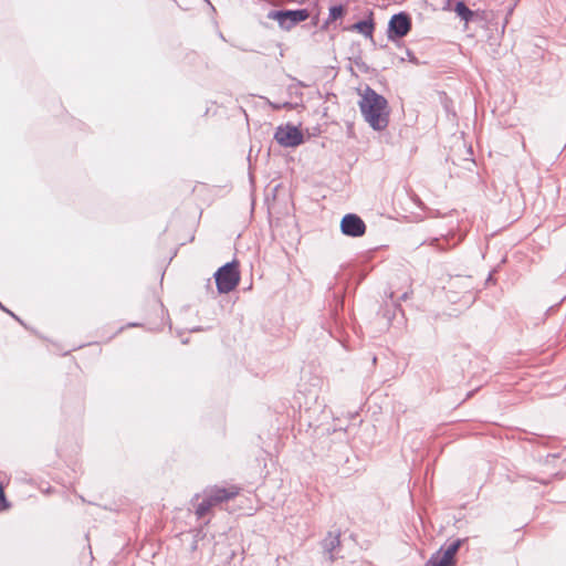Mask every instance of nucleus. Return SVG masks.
<instances>
[{
	"instance_id": "39448f33",
	"label": "nucleus",
	"mask_w": 566,
	"mask_h": 566,
	"mask_svg": "<svg viewBox=\"0 0 566 566\" xmlns=\"http://www.w3.org/2000/svg\"><path fill=\"white\" fill-rule=\"evenodd\" d=\"M461 544L462 541L458 539L447 548L439 549L429 558L424 566H455V555Z\"/></svg>"
},
{
	"instance_id": "6e6552de",
	"label": "nucleus",
	"mask_w": 566,
	"mask_h": 566,
	"mask_svg": "<svg viewBox=\"0 0 566 566\" xmlns=\"http://www.w3.org/2000/svg\"><path fill=\"white\" fill-rule=\"evenodd\" d=\"M340 229L345 235L361 237L366 232V224L357 214H346L340 221Z\"/></svg>"
},
{
	"instance_id": "9d476101",
	"label": "nucleus",
	"mask_w": 566,
	"mask_h": 566,
	"mask_svg": "<svg viewBox=\"0 0 566 566\" xmlns=\"http://www.w3.org/2000/svg\"><path fill=\"white\" fill-rule=\"evenodd\" d=\"M454 11L462 20L465 21V23L471 21L474 15V12L469 9L463 1L457 2Z\"/></svg>"
},
{
	"instance_id": "f257e3e1",
	"label": "nucleus",
	"mask_w": 566,
	"mask_h": 566,
	"mask_svg": "<svg viewBox=\"0 0 566 566\" xmlns=\"http://www.w3.org/2000/svg\"><path fill=\"white\" fill-rule=\"evenodd\" d=\"M359 108L365 120L375 129L382 130L389 123V107L387 99L367 87L359 101Z\"/></svg>"
},
{
	"instance_id": "20e7f679",
	"label": "nucleus",
	"mask_w": 566,
	"mask_h": 566,
	"mask_svg": "<svg viewBox=\"0 0 566 566\" xmlns=\"http://www.w3.org/2000/svg\"><path fill=\"white\" fill-rule=\"evenodd\" d=\"M269 18L275 20L282 29L289 31L300 22L307 20L310 12L306 9L272 11L269 13Z\"/></svg>"
},
{
	"instance_id": "f03ea898",
	"label": "nucleus",
	"mask_w": 566,
	"mask_h": 566,
	"mask_svg": "<svg viewBox=\"0 0 566 566\" xmlns=\"http://www.w3.org/2000/svg\"><path fill=\"white\" fill-rule=\"evenodd\" d=\"M241 488L238 485L213 486L208 492L201 503L198 504L196 514L203 517L213 506L228 502L240 494Z\"/></svg>"
},
{
	"instance_id": "0eeeda50",
	"label": "nucleus",
	"mask_w": 566,
	"mask_h": 566,
	"mask_svg": "<svg viewBox=\"0 0 566 566\" xmlns=\"http://www.w3.org/2000/svg\"><path fill=\"white\" fill-rule=\"evenodd\" d=\"M411 29V19L407 13L394 14L388 24L389 39H399L409 33Z\"/></svg>"
},
{
	"instance_id": "9b49d317",
	"label": "nucleus",
	"mask_w": 566,
	"mask_h": 566,
	"mask_svg": "<svg viewBox=\"0 0 566 566\" xmlns=\"http://www.w3.org/2000/svg\"><path fill=\"white\" fill-rule=\"evenodd\" d=\"M343 13V9L342 7H334L331 9V15L332 18L336 19L338 17H340Z\"/></svg>"
},
{
	"instance_id": "1a4fd4ad",
	"label": "nucleus",
	"mask_w": 566,
	"mask_h": 566,
	"mask_svg": "<svg viewBox=\"0 0 566 566\" xmlns=\"http://www.w3.org/2000/svg\"><path fill=\"white\" fill-rule=\"evenodd\" d=\"M353 29L365 36L371 38L374 32V22L371 19L359 21L353 25Z\"/></svg>"
},
{
	"instance_id": "f8f14e48",
	"label": "nucleus",
	"mask_w": 566,
	"mask_h": 566,
	"mask_svg": "<svg viewBox=\"0 0 566 566\" xmlns=\"http://www.w3.org/2000/svg\"><path fill=\"white\" fill-rule=\"evenodd\" d=\"M4 496V490H3V486L0 485V499H2Z\"/></svg>"
},
{
	"instance_id": "7ed1b4c3",
	"label": "nucleus",
	"mask_w": 566,
	"mask_h": 566,
	"mask_svg": "<svg viewBox=\"0 0 566 566\" xmlns=\"http://www.w3.org/2000/svg\"><path fill=\"white\" fill-rule=\"evenodd\" d=\"M217 289L220 293H229L240 282L239 262L232 261L221 266L214 274Z\"/></svg>"
},
{
	"instance_id": "423d86ee",
	"label": "nucleus",
	"mask_w": 566,
	"mask_h": 566,
	"mask_svg": "<svg viewBox=\"0 0 566 566\" xmlns=\"http://www.w3.org/2000/svg\"><path fill=\"white\" fill-rule=\"evenodd\" d=\"M274 138L284 147H296L303 143L302 132L291 124L279 126L274 134Z\"/></svg>"
}]
</instances>
